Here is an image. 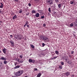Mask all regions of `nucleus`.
Returning <instances> with one entry per match:
<instances>
[{"label":"nucleus","mask_w":77,"mask_h":77,"mask_svg":"<svg viewBox=\"0 0 77 77\" xmlns=\"http://www.w3.org/2000/svg\"><path fill=\"white\" fill-rule=\"evenodd\" d=\"M10 43L11 44H14V42H13V41H11Z\"/></svg>","instance_id":"obj_29"},{"label":"nucleus","mask_w":77,"mask_h":77,"mask_svg":"<svg viewBox=\"0 0 77 77\" xmlns=\"http://www.w3.org/2000/svg\"><path fill=\"white\" fill-rule=\"evenodd\" d=\"M65 60L66 61V60H67V59H65Z\"/></svg>","instance_id":"obj_50"},{"label":"nucleus","mask_w":77,"mask_h":77,"mask_svg":"<svg viewBox=\"0 0 77 77\" xmlns=\"http://www.w3.org/2000/svg\"><path fill=\"white\" fill-rule=\"evenodd\" d=\"M0 8H3V3H0Z\"/></svg>","instance_id":"obj_7"},{"label":"nucleus","mask_w":77,"mask_h":77,"mask_svg":"<svg viewBox=\"0 0 77 77\" xmlns=\"http://www.w3.org/2000/svg\"><path fill=\"white\" fill-rule=\"evenodd\" d=\"M71 54H74V52L73 51H72L71 52Z\"/></svg>","instance_id":"obj_33"},{"label":"nucleus","mask_w":77,"mask_h":77,"mask_svg":"<svg viewBox=\"0 0 77 77\" xmlns=\"http://www.w3.org/2000/svg\"><path fill=\"white\" fill-rule=\"evenodd\" d=\"M55 1L56 3L57 4L58 3V2H59V0H55Z\"/></svg>","instance_id":"obj_21"},{"label":"nucleus","mask_w":77,"mask_h":77,"mask_svg":"<svg viewBox=\"0 0 77 77\" xmlns=\"http://www.w3.org/2000/svg\"><path fill=\"white\" fill-rule=\"evenodd\" d=\"M24 61V60H21L20 61V63H23V61Z\"/></svg>","instance_id":"obj_27"},{"label":"nucleus","mask_w":77,"mask_h":77,"mask_svg":"<svg viewBox=\"0 0 77 77\" xmlns=\"http://www.w3.org/2000/svg\"><path fill=\"white\" fill-rule=\"evenodd\" d=\"M43 26L44 27H45V24H43Z\"/></svg>","instance_id":"obj_38"},{"label":"nucleus","mask_w":77,"mask_h":77,"mask_svg":"<svg viewBox=\"0 0 77 77\" xmlns=\"http://www.w3.org/2000/svg\"><path fill=\"white\" fill-rule=\"evenodd\" d=\"M35 0V1H38L39 0Z\"/></svg>","instance_id":"obj_46"},{"label":"nucleus","mask_w":77,"mask_h":77,"mask_svg":"<svg viewBox=\"0 0 77 77\" xmlns=\"http://www.w3.org/2000/svg\"><path fill=\"white\" fill-rule=\"evenodd\" d=\"M18 38L19 39H20L21 38V36H20V35H19L18 36Z\"/></svg>","instance_id":"obj_20"},{"label":"nucleus","mask_w":77,"mask_h":77,"mask_svg":"<svg viewBox=\"0 0 77 77\" xmlns=\"http://www.w3.org/2000/svg\"><path fill=\"white\" fill-rule=\"evenodd\" d=\"M58 7L59 8H60V7H61V6H62V4H57Z\"/></svg>","instance_id":"obj_11"},{"label":"nucleus","mask_w":77,"mask_h":77,"mask_svg":"<svg viewBox=\"0 0 77 77\" xmlns=\"http://www.w3.org/2000/svg\"><path fill=\"white\" fill-rule=\"evenodd\" d=\"M66 76H68L69 75V72H67L66 73Z\"/></svg>","instance_id":"obj_9"},{"label":"nucleus","mask_w":77,"mask_h":77,"mask_svg":"<svg viewBox=\"0 0 77 77\" xmlns=\"http://www.w3.org/2000/svg\"><path fill=\"white\" fill-rule=\"evenodd\" d=\"M11 45H12V47L14 46V43L13 44H11Z\"/></svg>","instance_id":"obj_32"},{"label":"nucleus","mask_w":77,"mask_h":77,"mask_svg":"<svg viewBox=\"0 0 77 77\" xmlns=\"http://www.w3.org/2000/svg\"><path fill=\"white\" fill-rule=\"evenodd\" d=\"M54 14H56V12H54Z\"/></svg>","instance_id":"obj_48"},{"label":"nucleus","mask_w":77,"mask_h":77,"mask_svg":"<svg viewBox=\"0 0 77 77\" xmlns=\"http://www.w3.org/2000/svg\"><path fill=\"white\" fill-rule=\"evenodd\" d=\"M69 56L70 58H71V55H69Z\"/></svg>","instance_id":"obj_41"},{"label":"nucleus","mask_w":77,"mask_h":77,"mask_svg":"<svg viewBox=\"0 0 77 77\" xmlns=\"http://www.w3.org/2000/svg\"><path fill=\"white\" fill-rule=\"evenodd\" d=\"M14 65L15 66H16V65H17V63H14Z\"/></svg>","instance_id":"obj_42"},{"label":"nucleus","mask_w":77,"mask_h":77,"mask_svg":"<svg viewBox=\"0 0 77 77\" xmlns=\"http://www.w3.org/2000/svg\"><path fill=\"white\" fill-rule=\"evenodd\" d=\"M27 27H29V25H27Z\"/></svg>","instance_id":"obj_39"},{"label":"nucleus","mask_w":77,"mask_h":77,"mask_svg":"<svg viewBox=\"0 0 77 77\" xmlns=\"http://www.w3.org/2000/svg\"><path fill=\"white\" fill-rule=\"evenodd\" d=\"M42 47H44V46H45V44L44 43H43L42 44Z\"/></svg>","instance_id":"obj_31"},{"label":"nucleus","mask_w":77,"mask_h":77,"mask_svg":"<svg viewBox=\"0 0 77 77\" xmlns=\"http://www.w3.org/2000/svg\"><path fill=\"white\" fill-rule=\"evenodd\" d=\"M34 71H37L38 70V69L36 68H35L34 69Z\"/></svg>","instance_id":"obj_34"},{"label":"nucleus","mask_w":77,"mask_h":77,"mask_svg":"<svg viewBox=\"0 0 77 77\" xmlns=\"http://www.w3.org/2000/svg\"><path fill=\"white\" fill-rule=\"evenodd\" d=\"M52 59L53 60L54 59V57L52 58Z\"/></svg>","instance_id":"obj_45"},{"label":"nucleus","mask_w":77,"mask_h":77,"mask_svg":"<svg viewBox=\"0 0 77 77\" xmlns=\"http://www.w3.org/2000/svg\"><path fill=\"white\" fill-rule=\"evenodd\" d=\"M23 72L21 70L18 71L16 73V75L17 77V76H20L21 75V74H23Z\"/></svg>","instance_id":"obj_2"},{"label":"nucleus","mask_w":77,"mask_h":77,"mask_svg":"<svg viewBox=\"0 0 77 77\" xmlns=\"http://www.w3.org/2000/svg\"><path fill=\"white\" fill-rule=\"evenodd\" d=\"M37 11L38 12H39V13H42V11H41V10H38Z\"/></svg>","instance_id":"obj_25"},{"label":"nucleus","mask_w":77,"mask_h":77,"mask_svg":"<svg viewBox=\"0 0 77 77\" xmlns=\"http://www.w3.org/2000/svg\"><path fill=\"white\" fill-rule=\"evenodd\" d=\"M25 24H27V25L28 24V22H26V23Z\"/></svg>","instance_id":"obj_37"},{"label":"nucleus","mask_w":77,"mask_h":77,"mask_svg":"<svg viewBox=\"0 0 77 77\" xmlns=\"http://www.w3.org/2000/svg\"><path fill=\"white\" fill-rule=\"evenodd\" d=\"M15 1H16L17 0H14Z\"/></svg>","instance_id":"obj_54"},{"label":"nucleus","mask_w":77,"mask_h":77,"mask_svg":"<svg viewBox=\"0 0 77 77\" xmlns=\"http://www.w3.org/2000/svg\"><path fill=\"white\" fill-rule=\"evenodd\" d=\"M42 74L41 73H39L38 75H37V77H40L41 75Z\"/></svg>","instance_id":"obj_14"},{"label":"nucleus","mask_w":77,"mask_h":77,"mask_svg":"<svg viewBox=\"0 0 77 77\" xmlns=\"http://www.w3.org/2000/svg\"><path fill=\"white\" fill-rule=\"evenodd\" d=\"M61 63L62 65H64V63L62 61L61 62Z\"/></svg>","instance_id":"obj_28"},{"label":"nucleus","mask_w":77,"mask_h":77,"mask_svg":"<svg viewBox=\"0 0 77 77\" xmlns=\"http://www.w3.org/2000/svg\"><path fill=\"white\" fill-rule=\"evenodd\" d=\"M1 53V51H0V53Z\"/></svg>","instance_id":"obj_52"},{"label":"nucleus","mask_w":77,"mask_h":77,"mask_svg":"<svg viewBox=\"0 0 77 77\" xmlns=\"http://www.w3.org/2000/svg\"><path fill=\"white\" fill-rule=\"evenodd\" d=\"M0 24H1L0 23Z\"/></svg>","instance_id":"obj_55"},{"label":"nucleus","mask_w":77,"mask_h":77,"mask_svg":"<svg viewBox=\"0 0 77 77\" xmlns=\"http://www.w3.org/2000/svg\"><path fill=\"white\" fill-rule=\"evenodd\" d=\"M29 6H31V4L29 3L28 4Z\"/></svg>","instance_id":"obj_35"},{"label":"nucleus","mask_w":77,"mask_h":77,"mask_svg":"<svg viewBox=\"0 0 77 77\" xmlns=\"http://www.w3.org/2000/svg\"><path fill=\"white\" fill-rule=\"evenodd\" d=\"M6 49L5 48H4L3 49V51L4 53H6Z\"/></svg>","instance_id":"obj_10"},{"label":"nucleus","mask_w":77,"mask_h":77,"mask_svg":"<svg viewBox=\"0 0 77 77\" xmlns=\"http://www.w3.org/2000/svg\"><path fill=\"white\" fill-rule=\"evenodd\" d=\"M25 25H26V26H27V25L26 23L25 24Z\"/></svg>","instance_id":"obj_49"},{"label":"nucleus","mask_w":77,"mask_h":77,"mask_svg":"<svg viewBox=\"0 0 77 77\" xmlns=\"http://www.w3.org/2000/svg\"><path fill=\"white\" fill-rule=\"evenodd\" d=\"M19 67H20V66L19 65L17 66H16L14 67V69H16V68H18Z\"/></svg>","instance_id":"obj_13"},{"label":"nucleus","mask_w":77,"mask_h":77,"mask_svg":"<svg viewBox=\"0 0 77 77\" xmlns=\"http://www.w3.org/2000/svg\"><path fill=\"white\" fill-rule=\"evenodd\" d=\"M55 53L56 54H57V55L59 54V52H58V51H55Z\"/></svg>","instance_id":"obj_17"},{"label":"nucleus","mask_w":77,"mask_h":77,"mask_svg":"<svg viewBox=\"0 0 77 77\" xmlns=\"http://www.w3.org/2000/svg\"><path fill=\"white\" fill-rule=\"evenodd\" d=\"M59 67L60 68V69H62V66H59Z\"/></svg>","instance_id":"obj_30"},{"label":"nucleus","mask_w":77,"mask_h":77,"mask_svg":"<svg viewBox=\"0 0 77 77\" xmlns=\"http://www.w3.org/2000/svg\"><path fill=\"white\" fill-rule=\"evenodd\" d=\"M47 3L48 4V5H51L53 4V1L52 0H48L47 1Z\"/></svg>","instance_id":"obj_4"},{"label":"nucleus","mask_w":77,"mask_h":77,"mask_svg":"<svg viewBox=\"0 0 77 77\" xmlns=\"http://www.w3.org/2000/svg\"><path fill=\"white\" fill-rule=\"evenodd\" d=\"M1 59L4 60H7V58H6L4 57H1Z\"/></svg>","instance_id":"obj_6"},{"label":"nucleus","mask_w":77,"mask_h":77,"mask_svg":"<svg viewBox=\"0 0 77 77\" xmlns=\"http://www.w3.org/2000/svg\"><path fill=\"white\" fill-rule=\"evenodd\" d=\"M12 77H17V76H13Z\"/></svg>","instance_id":"obj_44"},{"label":"nucleus","mask_w":77,"mask_h":77,"mask_svg":"<svg viewBox=\"0 0 77 77\" xmlns=\"http://www.w3.org/2000/svg\"><path fill=\"white\" fill-rule=\"evenodd\" d=\"M36 11L35 10H33L32 11V14H36Z\"/></svg>","instance_id":"obj_12"},{"label":"nucleus","mask_w":77,"mask_h":77,"mask_svg":"<svg viewBox=\"0 0 77 77\" xmlns=\"http://www.w3.org/2000/svg\"><path fill=\"white\" fill-rule=\"evenodd\" d=\"M31 47L32 48H34V46L32 45H30Z\"/></svg>","instance_id":"obj_24"},{"label":"nucleus","mask_w":77,"mask_h":77,"mask_svg":"<svg viewBox=\"0 0 77 77\" xmlns=\"http://www.w3.org/2000/svg\"><path fill=\"white\" fill-rule=\"evenodd\" d=\"M10 37L11 38H12V35H10Z\"/></svg>","instance_id":"obj_43"},{"label":"nucleus","mask_w":77,"mask_h":77,"mask_svg":"<svg viewBox=\"0 0 77 77\" xmlns=\"http://www.w3.org/2000/svg\"><path fill=\"white\" fill-rule=\"evenodd\" d=\"M74 1H71L70 2V3L71 4V5H72V4L74 3Z\"/></svg>","instance_id":"obj_18"},{"label":"nucleus","mask_w":77,"mask_h":77,"mask_svg":"<svg viewBox=\"0 0 77 77\" xmlns=\"http://www.w3.org/2000/svg\"><path fill=\"white\" fill-rule=\"evenodd\" d=\"M25 77H27V76H25Z\"/></svg>","instance_id":"obj_51"},{"label":"nucleus","mask_w":77,"mask_h":77,"mask_svg":"<svg viewBox=\"0 0 77 77\" xmlns=\"http://www.w3.org/2000/svg\"><path fill=\"white\" fill-rule=\"evenodd\" d=\"M4 64H6V63H8V61L5 60L4 61Z\"/></svg>","instance_id":"obj_23"},{"label":"nucleus","mask_w":77,"mask_h":77,"mask_svg":"<svg viewBox=\"0 0 77 77\" xmlns=\"http://www.w3.org/2000/svg\"><path fill=\"white\" fill-rule=\"evenodd\" d=\"M2 69V67H1V64L0 65V69Z\"/></svg>","instance_id":"obj_40"},{"label":"nucleus","mask_w":77,"mask_h":77,"mask_svg":"<svg viewBox=\"0 0 77 77\" xmlns=\"http://www.w3.org/2000/svg\"><path fill=\"white\" fill-rule=\"evenodd\" d=\"M15 18H17V16H16V15H14V16L13 17V19L14 20Z\"/></svg>","instance_id":"obj_16"},{"label":"nucleus","mask_w":77,"mask_h":77,"mask_svg":"<svg viewBox=\"0 0 77 77\" xmlns=\"http://www.w3.org/2000/svg\"><path fill=\"white\" fill-rule=\"evenodd\" d=\"M17 58H18V59H17L16 60L18 62H20V59H22V56L21 55H18L17 56Z\"/></svg>","instance_id":"obj_3"},{"label":"nucleus","mask_w":77,"mask_h":77,"mask_svg":"<svg viewBox=\"0 0 77 77\" xmlns=\"http://www.w3.org/2000/svg\"><path fill=\"white\" fill-rule=\"evenodd\" d=\"M1 12V11L0 10V13Z\"/></svg>","instance_id":"obj_53"},{"label":"nucleus","mask_w":77,"mask_h":77,"mask_svg":"<svg viewBox=\"0 0 77 77\" xmlns=\"http://www.w3.org/2000/svg\"><path fill=\"white\" fill-rule=\"evenodd\" d=\"M26 25H24V27H26Z\"/></svg>","instance_id":"obj_47"},{"label":"nucleus","mask_w":77,"mask_h":77,"mask_svg":"<svg viewBox=\"0 0 77 77\" xmlns=\"http://www.w3.org/2000/svg\"><path fill=\"white\" fill-rule=\"evenodd\" d=\"M29 63H35V61L34 60H32L31 59H29Z\"/></svg>","instance_id":"obj_5"},{"label":"nucleus","mask_w":77,"mask_h":77,"mask_svg":"<svg viewBox=\"0 0 77 77\" xmlns=\"http://www.w3.org/2000/svg\"><path fill=\"white\" fill-rule=\"evenodd\" d=\"M35 16L36 17H39V14L38 13H37L35 14Z\"/></svg>","instance_id":"obj_8"},{"label":"nucleus","mask_w":77,"mask_h":77,"mask_svg":"<svg viewBox=\"0 0 77 77\" xmlns=\"http://www.w3.org/2000/svg\"><path fill=\"white\" fill-rule=\"evenodd\" d=\"M59 57V56H55L54 57V59H56V58H57V57Z\"/></svg>","instance_id":"obj_22"},{"label":"nucleus","mask_w":77,"mask_h":77,"mask_svg":"<svg viewBox=\"0 0 77 77\" xmlns=\"http://www.w3.org/2000/svg\"><path fill=\"white\" fill-rule=\"evenodd\" d=\"M69 27H72L73 26V24L71 23L69 24V25L68 26Z\"/></svg>","instance_id":"obj_15"},{"label":"nucleus","mask_w":77,"mask_h":77,"mask_svg":"<svg viewBox=\"0 0 77 77\" xmlns=\"http://www.w3.org/2000/svg\"><path fill=\"white\" fill-rule=\"evenodd\" d=\"M48 11L50 12H51V8H49L48 9Z\"/></svg>","instance_id":"obj_26"},{"label":"nucleus","mask_w":77,"mask_h":77,"mask_svg":"<svg viewBox=\"0 0 77 77\" xmlns=\"http://www.w3.org/2000/svg\"><path fill=\"white\" fill-rule=\"evenodd\" d=\"M22 12H23V11L22 10H21L19 11V13H20V14H21L22 13Z\"/></svg>","instance_id":"obj_19"},{"label":"nucleus","mask_w":77,"mask_h":77,"mask_svg":"<svg viewBox=\"0 0 77 77\" xmlns=\"http://www.w3.org/2000/svg\"><path fill=\"white\" fill-rule=\"evenodd\" d=\"M41 18L42 19L43 18H44V16H42Z\"/></svg>","instance_id":"obj_36"},{"label":"nucleus","mask_w":77,"mask_h":77,"mask_svg":"<svg viewBox=\"0 0 77 77\" xmlns=\"http://www.w3.org/2000/svg\"><path fill=\"white\" fill-rule=\"evenodd\" d=\"M40 38L41 39H43L44 41H47L48 39V38L42 35L40 36Z\"/></svg>","instance_id":"obj_1"}]
</instances>
